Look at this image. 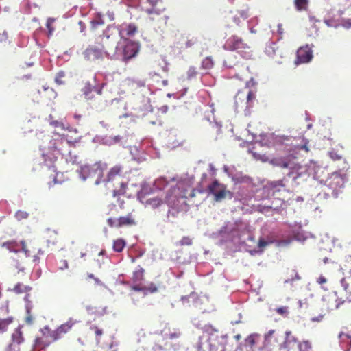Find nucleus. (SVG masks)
Segmentation results:
<instances>
[{"instance_id":"obj_33","label":"nucleus","mask_w":351,"mask_h":351,"mask_svg":"<svg viewBox=\"0 0 351 351\" xmlns=\"http://www.w3.org/2000/svg\"><path fill=\"white\" fill-rule=\"evenodd\" d=\"M65 77V73L64 71H60L56 76V82L58 84H64V78Z\"/></svg>"},{"instance_id":"obj_18","label":"nucleus","mask_w":351,"mask_h":351,"mask_svg":"<svg viewBox=\"0 0 351 351\" xmlns=\"http://www.w3.org/2000/svg\"><path fill=\"white\" fill-rule=\"evenodd\" d=\"M49 125L55 128H59L61 130H69L70 125L64 124L62 121L54 120L51 115L49 116Z\"/></svg>"},{"instance_id":"obj_50","label":"nucleus","mask_w":351,"mask_h":351,"mask_svg":"<svg viewBox=\"0 0 351 351\" xmlns=\"http://www.w3.org/2000/svg\"><path fill=\"white\" fill-rule=\"evenodd\" d=\"M198 192L199 193H204V191L202 189H193L191 191V193L189 194V197L193 198V197H195V195H196V192Z\"/></svg>"},{"instance_id":"obj_62","label":"nucleus","mask_w":351,"mask_h":351,"mask_svg":"<svg viewBox=\"0 0 351 351\" xmlns=\"http://www.w3.org/2000/svg\"><path fill=\"white\" fill-rule=\"evenodd\" d=\"M64 267H65L66 268H67V267H68V263H67V262H66V261H64Z\"/></svg>"},{"instance_id":"obj_27","label":"nucleus","mask_w":351,"mask_h":351,"mask_svg":"<svg viewBox=\"0 0 351 351\" xmlns=\"http://www.w3.org/2000/svg\"><path fill=\"white\" fill-rule=\"evenodd\" d=\"M146 204L150 205L152 208H155L160 206L162 204V201L160 198L154 197L147 199Z\"/></svg>"},{"instance_id":"obj_1","label":"nucleus","mask_w":351,"mask_h":351,"mask_svg":"<svg viewBox=\"0 0 351 351\" xmlns=\"http://www.w3.org/2000/svg\"><path fill=\"white\" fill-rule=\"evenodd\" d=\"M121 172L122 167L120 165H115L109 170L106 178L104 179V182L106 184L108 189L110 188L109 184H112V191L114 197L125 193L127 184L123 180Z\"/></svg>"},{"instance_id":"obj_9","label":"nucleus","mask_w":351,"mask_h":351,"mask_svg":"<svg viewBox=\"0 0 351 351\" xmlns=\"http://www.w3.org/2000/svg\"><path fill=\"white\" fill-rule=\"evenodd\" d=\"M313 58V51L308 45L300 47L296 52L295 65L309 62Z\"/></svg>"},{"instance_id":"obj_45","label":"nucleus","mask_w":351,"mask_h":351,"mask_svg":"<svg viewBox=\"0 0 351 351\" xmlns=\"http://www.w3.org/2000/svg\"><path fill=\"white\" fill-rule=\"evenodd\" d=\"M54 155H55V153H53V157H50L48 155V154H43V156L45 158V162H47V159H49L51 162H53L56 159V157Z\"/></svg>"},{"instance_id":"obj_19","label":"nucleus","mask_w":351,"mask_h":351,"mask_svg":"<svg viewBox=\"0 0 351 351\" xmlns=\"http://www.w3.org/2000/svg\"><path fill=\"white\" fill-rule=\"evenodd\" d=\"M181 39L184 42L185 48L192 47L197 43V38L194 36L182 35Z\"/></svg>"},{"instance_id":"obj_15","label":"nucleus","mask_w":351,"mask_h":351,"mask_svg":"<svg viewBox=\"0 0 351 351\" xmlns=\"http://www.w3.org/2000/svg\"><path fill=\"white\" fill-rule=\"evenodd\" d=\"M119 228L123 226H132L136 225V221L131 213L126 216L119 217Z\"/></svg>"},{"instance_id":"obj_41","label":"nucleus","mask_w":351,"mask_h":351,"mask_svg":"<svg viewBox=\"0 0 351 351\" xmlns=\"http://www.w3.org/2000/svg\"><path fill=\"white\" fill-rule=\"evenodd\" d=\"M245 343L247 344H248L251 348L253 347L255 344V339H254V335H249L246 339H245Z\"/></svg>"},{"instance_id":"obj_52","label":"nucleus","mask_w":351,"mask_h":351,"mask_svg":"<svg viewBox=\"0 0 351 351\" xmlns=\"http://www.w3.org/2000/svg\"><path fill=\"white\" fill-rule=\"evenodd\" d=\"M180 333L176 332L169 334L168 338L170 339H173L178 338V337H180Z\"/></svg>"},{"instance_id":"obj_56","label":"nucleus","mask_w":351,"mask_h":351,"mask_svg":"<svg viewBox=\"0 0 351 351\" xmlns=\"http://www.w3.org/2000/svg\"><path fill=\"white\" fill-rule=\"evenodd\" d=\"M102 23L99 22V21H95L92 22L93 27L94 28H96L97 25H101Z\"/></svg>"},{"instance_id":"obj_57","label":"nucleus","mask_w":351,"mask_h":351,"mask_svg":"<svg viewBox=\"0 0 351 351\" xmlns=\"http://www.w3.org/2000/svg\"><path fill=\"white\" fill-rule=\"evenodd\" d=\"M5 324L3 322H0V330L3 331L5 330Z\"/></svg>"},{"instance_id":"obj_53","label":"nucleus","mask_w":351,"mask_h":351,"mask_svg":"<svg viewBox=\"0 0 351 351\" xmlns=\"http://www.w3.org/2000/svg\"><path fill=\"white\" fill-rule=\"evenodd\" d=\"M331 158L333 160H340L341 158V156L336 153L330 152V153Z\"/></svg>"},{"instance_id":"obj_39","label":"nucleus","mask_w":351,"mask_h":351,"mask_svg":"<svg viewBox=\"0 0 351 351\" xmlns=\"http://www.w3.org/2000/svg\"><path fill=\"white\" fill-rule=\"evenodd\" d=\"M192 239L189 237H183L180 241V245H191Z\"/></svg>"},{"instance_id":"obj_61","label":"nucleus","mask_w":351,"mask_h":351,"mask_svg":"<svg viewBox=\"0 0 351 351\" xmlns=\"http://www.w3.org/2000/svg\"><path fill=\"white\" fill-rule=\"evenodd\" d=\"M234 19L235 23H236L237 25H239V19H236V17H234Z\"/></svg>"},{"instance_id":"obj_51","label":"nucleus","mask_w":351,"mask_h":351,"mask_svg":"<svg viewBox=\"0 0 351 351\" xmlns=\"http://www.w3.org/2000/svg\"><path fill=\"white\" fill-rule=\"evenodd\" d=\"M327 282L326 278L324 276H320L317 280V282L319 285H323Z\"/></svg>"},{"instance_id":"obj_26","label":"nucleus","mask_w":351,"mask_h":351,"mask_svg":"<svg viewBox=\"0 0 351 351\" xmlns=\"http://www.w3.org/2000/svg\"><path fill=\"white\" fill-rule=\"evenodd\" d=\"M214 66V62L211 57H206L205 58L202 63V66L203 69L208 70L213 67Z\"/></svg>"},{"instance_id":"obj_48","label":"nucleus","mask_w":351,"mask_h":351,"mask_svg":"<svg viewBox=\"0 0 351 351\" xmlns=\"http://www.w3.org/2000/svg\"><path fill=\"white\" fill-rule=\"evenodd\" d=\"M132 289L136 291H145V286L134 285L132 287Z\"/></svg>"},{"instance_id":"obj_64","label":"nucleus","mask_w":351,"mask_h":351,"mask_svg":"<svg viewBox=\"0 0 351 351\" xmlns=\"http://www.w3.org/2000/svg\"><path fill=\"white\" fill-rule=\"evenodd\" d=\"M88 277L90 278H94V275L93 274H89Z\"/></svg>"},{"instance_id":"obj_23","label":"nucleus","mask_w":351,"mask_h":351,"mask_svg":"<svg viewBox=\"0 0 351 351\" xmlns=\"http://www.w3.org/2000/svg\"><path fill=\"white\" fill-rule=\"evenodd\" d=\"M229 193L230 192L229 191H227L226 190V186L224 185H222L220 187V189L218 190L217 191V193H215V194L214 195L215 196V200L216 202H220L223 199H224L226 197V194L227 193Z\"/></svg>"},{"instance_id":"obj_43","label":"nucleus","mask_w":351,"mask_h":351,"mask_svg":"<svg viewBox=\"0 0 351 351\" xmlns=\"http://www.w3.org/2000/svg\"><path fill=\"white\" fill-rule=\"evenodd\" d=\"M158 291V288L156 285L154 283H151L147 287L145 286V291H149L150 293H155Z\"/></svg>"},{"instance_id":"obj_8","label":"nucleus","mask_w":351,"mask_h":351,"mask_svg":"<svg viewBox=\"0 0 351 351\" xmlns=\"http://www.w3.org/2000/svg\"><path fill=\"white\" fill-rule=\"evenodd\" d=\"M42 332L43 337L37 338L36 340V343L42 347L48 346L60 337V333L58 328L56 330H51L48 327H45Z\"/></svg>"},{"instance_id":"obj_5","label":"nucleus","mask_w":351,"mask_h":351,"mask_svg":"<svg viewBox=\"0 0 351 351\" xmlns=\"http://www.w3.org/2000/svg\"><path fill=\"white\" fill-rule=\"evenodd\" d=\"M25 315L23 321L26 326L29 327L34 326L37 321L38 313L35 308L33 302L30 298L29 294L25 297Z\"/></svg>"},{"instance_id":"obj_37","label":"nucleus","mask_w":351,"mask_h":351,"mask_svg":"<svg viewBox=\"0 0 351 351\" xmlns=\"http://www.w3.org/2000/svg\"><path fill=\"white\" fill-rule=\"evenodd\" d=\"M107 223L110 227L119 228V218L118 219L108 218L107 220Z\"/></svg>"},{"instance_id":"obj_49","label":"nucleus","mask_w":351,"mask_h":351,"mask_svg":"<svg viewBox=\"0 0 351 351\" xmlns=\"http://www.w3.org/2000/svg\"><path fill=\"white\" fill-rule=\"evenodd\" d=\"M341 285L343 287V289L347 292L349 288V284L347 282L345 278H343L341 280Z\"/></svg>"},{"instance_id":"obj_47","label":"nucleus","mask_w":351,"mask_h":351,"mask_svg":"<svg viewBox=\"0 0 351 351\" xmlns=\"http://www.w3.org/2000/svg\"><path fill=\"white\" fill-rule=\"evenodd\" d=\"M342 25L346 28H351V18L343 19L342 21Z\"/></svg>"},{"instance_id":"obj_2","label":"nucleus","mask_w":351,"mask_h":351,"mask_svg":"<svg viewBox=\"0 0 351 351\" xmlns=\"http://www.w3.org/2000/svg\"><path fill=\"white\" fill-rule=\"evenodd\" d=\"M223 48L229 51H237L245 58L250 57V47L238 36L233 35L226 41Z\"/></svg>"},{"instance_id":"obj_31","label":"nucleus","mask_w":351,"mask_h":351,"mask_svg":"<svg viewBox=\"0 0 351 351\" xmlns=\"http://www.w3.org/2000/svg\"><path fill=\"white\" fill-rule=\"evenodd\" d=\"M276 165L283 169L287 167V157L277 159L275 162Z\"/></svg>"},{"instance_id":"obj_44","label":"nucleus","mask_w":351,"mask_h":351,"mask_svg":"<svg viewBox=\"0 0 351 351\" xmlns=\"http://www.w3.org/2000/svg\"><path fill=\"white\" fill-rule=\"evenodd\" d=\"M324 23L326 24L327 26L328 27H337L338 26V23L337 21H335V20H332V19H328V20H325L324 21Z\"/></svg>"},{"instance_id":"obj_3","label":"nucleus","mask_w":351,"mask_h":351,"mask_svg":"<svg viewBox=\"0 0 351 351\" xmlns=\"http://www.w3.org/2000/svg\"><path fill=\"white\" fill-rule=\"evenodd\" d=\"M302 143L301 144L293 143V141H296V138L291 137V136H277L275 138V142L282 145H291L293 147V152H298L300 150H304L306 153L309 152V148L308 147V141L304 138H301Z\"/></svg>"},{"instance_id":"obj_7","label":"nucleus","mask_w":351,"mask_h":351,"mask_svg":"<svg viewBox=\"0 0 351 351\" xmlns=\"http://www.w3.org/2000/svg\"><path fill=\"white\" fill-rule=\"evenodd\" d=\"M331 301V304H328L329 310L341 309L343 312H351V297H347L342 299L337 297L336 295L328 297V302Z\"/></svg>"},{"instance_id":"obj_46","label":"nucleus","mask_w":351,"mask_h":351,"mask_svg":"<svg viewBox=\"0 0 351 351\" xmlns=\"http://www.w3.org/2000/svg\"><path fill=\"white\" fill-rule=\"evenodd\" d=\"M64 141H66V143H67L69 145H74V144H75V143L78 142V141H77V140H75V141H70V140L67 139L66 136H62V138H61V139H60V143H62Z\"/></svg>"},{"instance_id":"obj_42","label":"nucleus","mask_w":351,"mask_h":351,"mask_svg":"<svg viewBox=\"0 0 351 351\" xmlns=\"http://www.w3.org/2000/svg\"><path fill=\"white\" fill-rule=\"evenodd\" d=\"M276 312L281 315L287 316L288 314V308L287 306H281L276 309Z\"/></svg>"},{"instance_id":"obj_4","label":"nucleus","mask_w":351,"mask_h":351,"mask_svg":"<svg viewBox=\"0 0 351 351\" xmlns=\"http://www.w3.org/2000/svg\"><path fill=\"white\" fill-rule=\"evenodd\" d=\"M107 168V165L101 162H96L92 165L85 166L82 170L84 173H88V177H95V184L104 182V171Z\"/></svg>"},{"instance_id":"obj_28","label":"nucleus","mask_w":351,"mask_h":351,"mask_svg":"<svg viewBox=\"0 0 351 351\" xmlns=\"http://www.w3.org/2000/svg\"><path fill=\"white\" fill-rule=\"evenodd\" d=\"M300 351H311V344L308 341H303L298 344Z\"/></svg>"},{"instance_id":"obj_32","label":"nucleus","mask_w":351,"mask_h":351,"mask_svg":"<svg viewBox=\"0 0 351 351\" xmlns=\"http://www.w3.org/2000/svg\"><path fill=\"white\" fill-rule=\"evenodd\" d=\"M90 329L94 332L97 340H99V339L101 337V336L103 335V330L99 328L97 326H91L90 327Z\"/></svg>"},{"instance_id":"obj_63","label":"nucleus","mask_w":351,"mask_h":351,"mask_svg":"<svg viewBox=\"0 0 351 351\" xmlns=\"http://www.w3.org/2000/svg\"><path fill=\"white\" fill-rule=\"evenodd\" d=\"M248 239L252 241H254V238L253 237H249Z\"/></svg>"},{"instance_id":"obj_59","label":"nucleus","mask_w":351,"mask_h":351,"mask_svg":"<svg viewBox=\"0 0 351 351\" xmlns=\"http://www.w3.org/2000/svg\"><path fill=\"white\" fill-rule=\"evenodd\" d=\"M23 77H25L29 79L32 77V74L29 73V74H27V75H23Z\"/></svg>"},{"instance_id":"obj_12","label":"nucleus","mask_w":351,"mask_h":351,"mask_svg":"<svg viewBox=\"0 0 351 351\" xmlns=\"http://www.w3.org/2000/svg\"><path fill=\"white\" fill-rule=\"evenodd\" d=\"M328 186L332 189L333 193H336L343 186V179L338 173H333L327 180Z\"/></svg>"},{"instance_id":"obj_14","label":"nucleus","mask_w":351,"mask_h":351,"mask_svg":"<svg viewBox=\"0 0 351 351\" xmlns=\"http://www.w3.org/2000/svg\"><path fill=\"white\" fill-rule=\"evenodd\" d=\"M40 248L37 245L35 246H28L27 243L23 242V252L27 257L32 259V261H36L38 259V254Z\"/></svg>"},{"instance_id":"obj_16","label":"nucleus","mask_w":351,"mask_h":351,"mask_svg":"<svg viewBox=\"0 0 351 351\" xmlns=\"http://www.w3.org/2000/svg\"><path fill=\"white\" fill-rule=\"evenodd\" d=\"M340 341L343 346L348 348V351H350L351 348V332H340L339 335Z\"/></svg>"},{"instance_id":"obj_6","label":"nucleus","mask_w":351,"mask_h":351,"mask_svg":"<svg viewBox=\"0 0 351 351\" xmlns=\"http://www.w3.org/2000/svg\"><path fill=\"white\" fill-rule=\"evenodd\" d=\"M139 49L140 45L138 43L124 39V45L121 47L122 60L127 62L138 54Z\"/></svg>"},{"instance_id":"obj_29","label":"nucleus","mask_w":351,"mask_h":351,"mask_svg":"<svg viewBox=\"0 0 351 351\" xmlns=\"http://www.w3.org/2000/svg\"><path fill=\"white\" fill-rule=\"evenodd\" d=\"M178 190L177 186H173L171 187L169 191L167 193L166 197H165V202L167 204H169L172 202V199L173 197V194L175 192H176Z\"/></svg>"},{"instance_id":"obj_36","label":"nucleus","mask_w":351,"mask_h":351,"mask_svg":"<svg viewBox=\"0 0 351 351\" xmlns=\"http://www.w3.org/2000/svg\"><path fill=\"white\" fill-rule=\"evenodd\" d=\"M197 74V71L196 69L193 66H191L187 71V78L189 80H191L195 77Z\"/></svg>"},{"instance_id":"obj_11","label":"nucleus","mask_w":351,"mask_h":351,"mask_svg":"<svg viewBox=\"0 0 351 351\" xmlns=\"http://www.w3.org/2000/svg\"><path fill=\"white\" fill-rule=\"evenodd\" d=\"M104 86V84L93 85L90 82H87L85 83L82 91L86 99H91L93 97V92L97 93L98 95L102 94Z\"/></svg>"},{"instance_id":"obj_60","label":"nucleus","mask_w":351,"mask_h":351,"mask_svg":"<svg viewBox=\"0 0 351 351\" xmlns=\"http://www.w3.org/2000/svg\"><path fill=\"white\" fill-rule=\"evenodd\" d=\"M323 261H324V263H328V258H324V260H323Z\"/></svg>"},{"instance_id":"obj_13","label":"nucleus","mask_w":351,"mask_h":351,"mask_svg":"<svg viewBox=\"0 0 351 351\" xmlns=\"http://www.w3.org/2000/svg\"><path fill=\"white\" fill-rule=\"evenodd\" d=\"M255 96L252 91L249 90L246 94L243 90H239L234 97V101L237 106L247 104L250 101L254 99Z\"/></svg>"},{"instance_id":"obj_24","label":"nucleus","mask_w":351,"mask_h":351,"mask_svg":"<svg viewBox=\"0 0 351 351\" xmlns=\"http://www.w3.org/2000/svg\"><path fill=\"white\" fill-rule=\"evenodd\" d=\"M145 270L138 267L137 269L133 273L132 280L134 282L142 281L144 279Z\"/></svg>"},{"instance_id":"obj_35","label":"nucleus","mask_w":351,"mask_h":351,"mask_svg":"<svg viewBox=\"0 0 351 351\" xmlns=\"http://www.w3.org/2000/svg\"><path fill=\"white\" fill-rule=\"evenodd\" d=\"M137 31V27L134 24H130L126 29V34L128 36H133Z\"/></svg>"},{"instance_id":"obj_54","label":"nucleus","mask_w":351,"mask_h":351,"mask_svg":"<svg viewBox=\"0 0 351 351\" xmlns=\"http://www.w3.org/2000/svg\"><path fill=\"white\" fill-rule=\"evenodd\" d=\"M145 12L148 14H159L158 12H156L154 9V8H152L151 9H147L145 10Z\"/></svg>"},{"instance_id":"obj_20","label":"nucleus","mask_w":351,"mask_h":351,"mask_svg":"<svg viewBox=\"0 0 351 351\" xmlns=\"http://www.w3.org/2000/svg\"><path fill=\"white\" fill-rule=\"evenodd\" d=\"M295 158L287 157V169H289L291 171V173H293L295 171H298L301 169V166L296 162H295Z\"/></svg>"},{"instance_id":"obj_25","label":"nucleus","mask_w":351,"mask_h":351,"mask_svg":"<svg viewBox=\"0 0 351 351\" xmlns=\"http://www.w3.org/2000/svg\"><path fill=\"white\" fill-rule=\"evenodd\" d=\"M75 322L70 319L67 322L62 324L60 327L58 328V331L60 335L62 333H66L71 330V328L74 326Z\"/></svg>"},{"instance_id":"obj_21","label":"nucleus","mask_w":351,"mask_h":351,"mask_svg":"<svg viewBox=\"0 0 351 351\" xmlns=\"http://www.w3.org/2000/svg\"><path fill=\"white\" fill-rule=\"evenodd\" d=\"M309 0H294V5L298 11H306L308 9Z\"/></svg>"},{"instance_id":"obj_30","label":"nucleus","mask_w":351,"mask_h":351,"mask_svg":"<svg viewBox=\"0 0 351 351\" xmlns=\"http://www.w3.org/2000/svg\"><path fill=\"white\" fill-rule=\"evenodd\" d=\"M221 184L217 180H215L211 184L208 186V191L210 193L215 195V193L220 189Z\"/></svg>"},{"instance_id":"obj_55","label":"nucleus","mask_w":351,"mask_h":351,"mask_svg":"<svg viewBox=\"0 0 351 351\" xmlns=\"http://www.w3.org/2000/svg\"><path fill=\"white\" fill-rule=\"evenodd\" d=\"M20 342H21L20 339H15V338H14V337L13 336V341H12V343L11 346H14L15 343H16V344L19 345V344H20Z\"/></svg>"},{"instance_id":"obj_58","label":"nucleus","mask_w":351,"mask_h":351,"mask_svg":"<svg viewBox=\"0 0 351 351\" xmlns=\"http://www.w3.org/2000/svg\"><path fill=\"white\" fill-rule=\"evenodd\" d=\"M25 64H26V66H27V67H31V66H33V65H34V62H28V63H26Z\"/></svg>"},{"instance_id":"obj_10","label":"nucleus","mask_w":351,"mask_h":351,"mask_svg":"<svg viewBox=\"0 0 351 351\" xmlns=\"http://www.w3.org/2000/svg\"><path fill=\"white\" fill-rule=\"evenodd\" d=\"M105 47L103 45L99 46L92 45L88 47L84 51L85 58L89 60H95L103 57Z\"/></svg>"},{"instance_id":"obj_40","label":"nucleus","mask_w":351,"mask_h":351,"mask_svg":"<svg viewBox=\"0 0 351 351\" xmlns=\"http://www.w3.org/2000/svg\"><path fill=\"white\" fill-rule=\"evenodd\" d=\"M58 143L59 142L53 141L52 143L53 147H51V149H53V151L56 152V154H64L63 149L61 147H58Z\"/></svg>"},{"instance_id":"obj_38","label":"nucleus","mask_w":351,"mask_h":351,"mask_svg":"<svg viewBox=\"0 0 351 351\" xmlns=\"http://www.w3.org/2000/svg\"><path fill=\"white\" fill-rule=\"evenodd\" d=\"M53 22H54V19H52V18H49L47 21L46 26L48 29L49 35H51L53 32L54 31V28L52 27Z\"/></svg>"},{"instance_id":"obj_22","label":"nucleus","mask_w":351,"mask_h":351,"mask_svg":"<svg viewBox=\"0 0 351 351\" xmlns=\"http://www.w3.org/2000/svg\"><path fill=\"white\" fill-rule=\"evenodd\" d=\"M126 242L123 239H117L114 241L112 248L117 252H121L125 247Z\"/></svg>"},{"instance_id":"obj_17","label":"nucleus","mask_w":351,"mask_h":351,"mask_svg":"<svg viewBox=\"0 0 351 351\" xmlns=\"http://www.w3.org/2000/svg\"><path fill=\"white\" fill-rule=\"evenodd\" d=\"M298 339L291 335V332H286V339L284 342V346L288 350L292 348L294 346L298 344Z\"/></svg>"},{"instance_id":"obj_34","label":"nucleus","mask_w":351,"mask_h":351,"mask_svg":"<svg viewBox=\"0 0 351 351\" xmlns=\"http://www.w3.org/2000/svg\"><path fill=\"white\" fill-rule=\"evenodd\" d=\"M269 244V242L266 241L264 239L261 238L258 242V250L256 252H263V249Z\"/></svg>"}]
</instances>
